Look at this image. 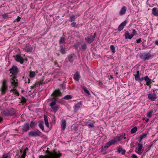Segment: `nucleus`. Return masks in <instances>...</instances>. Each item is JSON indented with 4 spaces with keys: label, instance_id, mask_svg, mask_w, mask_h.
<instances>
[{
    "label": "nucleus",
    "instance_id": "16",
    "mask_svg": "<svg viewBox=\"0 0 158 158\" xmlns=\"http://www.w3.org/2000/svg\"><path fill=\"white\" fill-rule=\"evenodd\" d=\"M143 80H145L146 82V85H149L152 83V80L150 79L148 76H146L145 77H143Z\"/></svg>",
    "mask_w": 158,
    "mask_h": 158
},
{
    "label": "nucleus",
    "instance_id": "24",
    "mask_svg": "<svg viewBox=\"0 0 158 158\" xmlns=\"http://www.w3.org/2000/svg\"><path fill=\"white\" fill-rule=\"evenodd\" d=\"M44 118L45 122V125L47 127H48L49 123L48 121V119L46 115H44Z\"/></svg>",
    "mask_w": 158,
    "mask_h": 158
},
{
    "label": "nucleus",
    "instance_id": "37",
    "mask_svg": "<svg viewBox=\"0 0 158 158\" xmlns=\"http://www.w3.org/2000/svg\"><path fill=\"white\" fill-rule=\"evenodd\" d=\"M83 89L84 90V91L87 93L88 95H89L90 94L89 91L87 90V88L85 87H83Z\"/></svg>",
    "mask_w": 158,
    "mask_h": 158
},
{
    "label": "nucleus",
    "instance_id": "29",
    "mask_svg": "<svg viewBox=\"0 0 158 158\" xmlns=\"http://www.w3.org/2000/svg\"><path fill=\"white\" fill-rule=\"evenodd\" d=\"M74 54H72L68 56V58L69 61L71 62L73 61V56H74Z\"/></svg>",
    "mask_w": 158,
    "mask_h": 158
},
{
    "label": "nucleus",
    "instance_id": "5",
    "mask_svg": "<svg viewBox=\"0 0 158 158\" xmlns=\"http://www.w3.org/2000/svg\"><path fill=\"white\" fill-rule=\"evenodd\" d=\"M139 56L140 58L144 60H149L152 56V55L150 53L145 52L140 53Z\"/></svg>",
    "mask_w": 158,
    "mask_h": 158
},
{
    "label": "nucleus",
    "instance_id": "28",
    "mask_svg": "<svg viewBox=\"0 0 158 158\" xmlns=\"http://www.w3.org/2000/svg\"><path fill=\"white\" fill-rule=\"evenodd\" d=\"M82 102H80L77 104H76L75 106V109H78L81 107V106L82 105Z\"/></svg>",
    "mask_w": 158,
    "mask_h": 158
},
{
    "label": "nucleus",
    "instance_id": "32",
    "mask_svg": "<svg viewBox=\"0 0 158 158\" xmlns=\"http://www.w3.org/2000/svg\"><path fill=\"white\" fill-rule=\"evenodd\" d=\"M32 48L30 46H27L25 48V50L27 52H31L32 51Z\"/></svg>",
    "mask_w": 158,
    "mask_h": 158
},
{
    "label": "nucleus",
    "instance_id": "7",
    "mask_svg": "<svg viewBox=\"0 0 158 158\" xmlns=\"http://www.w3.org/2000/svg\"><path fill=\"white\" fill-rule=\"evenodd\" d=\"M1 113L2 115H4L7 116L9 115H12L15 114L14 112L12 110V109H6L4 110L3 111H2Z\"/></svg>",
    "mask_w": 158,
    "mask_h": 158
},
{
    "label": "nucleus",
    "instance_id": "22",
    "mask_svg": "<svg viewBox=\"0 0 158 158\" xmlns=\"http://www.w3.org/2000/svg\"><path fill=\"white\" fill-rule=\"evenodd\" d=\"M43 84L42 81L38 82L35 83V84L34 85L32 86H31V88L32 89H33L37 86L38 85L39 86L40 85Z\"/></svg>",
    "mask_w": 158,
    "mask_h": 158
},
{
    "label": "nucleus",
    "instance_id": "23",
    "mask_svg": "<svg viewBox=\"0 0 158 158\" xmlns=\"http://www.w3.org/2000/svg\"><path fill=\"white\" fill-rule=\"evenodd\" d=\"M153 112L152 110H149L147 113V116L149 118H151Z\"/></svg>",
    "mask_w": 158,
    "mask_h": 158
},
{
    "label": "nucleus",
    "instance_id": "56",
    "mask_svg": "<svg viewBox=\"0 0 158 158\" xmlns=\"http://www.w3.org/2000/svg\"><path fill=\"white\" fill-rule=\"evenodd\" d=\"M3 119L0 117V123L2 120Z\"/></svg>",
    "mask_w": 158,
    "mask_h": 158
},
{
    "label": "nucleus",
    "instance_id": "15",
    "mask_svg": "<svg viewBox=\"0 0 158 158\" xmlns=\"http://www.w3.org/2000/svg\"><path fill=\"white\" fill-rule=\"evenodd\" d=\"M127 23V22L125 21L121 23L120 25L119 26L118 28V30L120 31H122L124 27L125 26Z\"/></svg>",
    "mask_w": 158,
    "mask_h": 158
},
{
    "label": "nucleus",
    "instance_id": "50",
    "mask_svg": "<svg viewBox=\"0 0 158 158\" xmlns=\"http://www.w3.org/2000/svg\"><path fill=\"white\" fill-rule=\"evenodd\" d=\"M98 84L100 86H102V83L101 81H98Z\"/></svg>",
    "mask_w": 158,
    "mask_h": 158
},
{
    "label": "nucleus",
    "instance_id": "61",
    "mask_svg": "<svg viewBox=\"0 0 158 158\" xmlns=\"http://www.w3.org/2000/svg\"><path fill=\"white\" fill-rule=\"evenodd\" d=\"M142 119H143V120H144L145 119V118H143Z\"/></svg>",
    "mask_w": 158,
    "mask_h": 158
},
{
    "label": "nucleus",
    "instance_id": "34",
    "mask_svg": "<svg viewBox=\"0 0 158 158\" xmlns=\"http://www.w3.org/2000/svg\"><path fill=\"white\" fill-rule=\"evenodd\" d=\"M72 98V97L70 95H68L65 96L63 98L66 100H69Z\"/></svg>",
    "mask_w": 158,
    "mask_h": 158
},
{
    "label": "nucleus",
    "instance_id": "26",
    "mask_svg": "<svg viewBox=\"0 0 158 158\" xmlns=\"http://www.w3.org/2000/svg\"><path fill=\"white\" fill-rule=\"evenodd\" d=\"M148 133H143L139 136L140 140H139L140 142L142 140L145 138L147 135Z\"/></svg>",
    "mask_w": 158,
    "mask_h": 158
},
{
    "label": "nucleus",
    "instance_id": "55",
    "mask_svg": "<svg viewBox=\"0 0 158 158\" xmlns=\"http://www.w3.org/2000/svg\"><path fill=\"white\" fill-rule=\"evenodd\" d=\"M28 148H25L24 149V151L27 152L28 151Z\"/></svg>",
    "mask_w": 158,
    "mask_h": 158
},
{
    "label": "nucleus",
    "instance_id": "59",
    "mask_svg": "<svg viewBox=\"0 0 158 158\" xmlns=\"http://www.w3.org/2000/svg\"><path fill=\"white\" fill-rule=\"evenodd\" d=\"M28 83H29L30 82V81L29 79H28Z\"/></svg>",
    "mask_w": 158,
    "mask_h": 158
},
{
    "label": "nucleus",
    "instance_id": "58",
    "mask_svg": "<svg viewBox=\"0 0 158 158\" xmlns=\"http://www.w3.org/2000/svg\"><path fill=\"white\" fill-rule=\"evenodd\" d=\"M20 152L21 153H23V151L22 150H20Z\"/></svg>",
    "mask_w": 158,
    "mask_h": 158
},
{
    "label": "nucleus",
    "instance_id": "21",
    "mask_svg": "<svg viewBox=\"0 0 158 158\" xmlns=\"http://www.w3.org/2000/svg\"><path fill=\"white\" fill-rule=\"evenodd\" d=\"M80 78V75L79 73L77 72H76L74 75V79L76 81H78Z\"/></svg>",
    "mask_w": 158,
    "mask_h": 158
},
{
    "label": "nucleus",
    "instance_id": "6",
    "mask_svg": "<svg viewBox=\"0 0 158 158\" xmlns=\"http://www.w3.org/2000/svg\"><path fill=\"white\" fill-rule=\"evenodd\" d=\"M6 81L5 79L3 81L2 84L0 89L2 94H5L7 89V86L6 85Z\"/></svg>",
    "mask_w": 158,
    "mask_h": 158
},
{
    "label": "nucleus",
    "instance_id": "33",
    "mask_svg": "<svg viewBox=\"0 0 158 158\" xmlns=\"http://www.w3.org/2000/svg\"><path fill=\"white\" fill-rule=\"evenodd\" d=\"M60 52L62 54H65L66 53L65 48H64L63 46L61 45L60 46Z\"/></svg>",
    "mask_w": 158,
    "mask_h": 158
},
{
    "label": "nucleus",
    "instance_id": "20",
    "mask_svg": "<svg viewBox=\"0 0 158 158\" xmlns=\"http://www.w3.org/2000/svg\"><path fill=\"white\" fill-rule=\"evenodd\" d=\"M124 36L125 38L126 39H131L133 37V35H132L131 34L130 35V33L128 31H127L125 33Z\"/></svg>",
    "mask_w": 158,
    "mask_h": 158
},
{
    "label": "nucleus",
    "instance_id": "9",
    "mask_svg": "<svg viewBox=\"0 0 158 158\" xmlns=\"http://www.w3.org/2000/svg\"><path fill=\"white\" fill-rule=\"evenodd\" d=\"M29 128L30 127L29 123H26L22 126V130L23 132H26L29 129Z\"/></svg>",
    "mask_w": 158,
    "mask_h": 158
},
{
    "label": "nucleus",
    "instance_id": "12",
    "mask_svg": "<svg viewBox=\"0 0 158 158\" xmlns=\"http://www.w3.org/2000/svg\"><path fill=\"white\" fill-rule=\"evenodd\" d=\"M15 60L17 62H19L21 64L23 63L24 60L19 55H17L15 57Z\"/></svg>",
    "mask_w": 158,
    "mask_h": 158
},
{
    "label": "nucleus",
    "instance_id": "38",
    "mask_svg": "<svg viewBox=\"0 0 158 158\" xmlns=\"http://www.w3.org/2000/svg\"><path fill=\"white\" fill-rule=\"evenodd\" d=\"M110 49L112 51V52L113 53H114L115 52V48L114 46L113 45H111L110 46Z\"/></svg>",
    "mask_w": 158,
    "mask_h": 158
},
{
    "label": "nucleus",
    "instance_id": "42",
    "mask_svg": "<svg viewBox=\"0 0 158 158\" xmlns=\"http://www.w3.org/2000/svg\"><path fill=\"white\" fill-rule=\"evenodd\" d=\"M30 126L31 128H33L35 126V122L33 121H31V122Z\"/></svg>",
    "mask_w": 158,
    "mask_h": 158
},
{
    "label": "nucleus",
    "instance_id": "19",
    "mask_svg": "<svg viewBox=\"0 0 158 158\" xmlns=\"http://www.w3.org/2000/svg\"><path fill=\"white\" fill-rule=\"evenodd\" d=\"M152 13L154 15L156 16H158V9L156 7L153 8L152 10Z\"/></svg>",
    "mask_w": 158,
    "mask_h": 158
},
{
    "label": "nucleus",
    "instance_id": "40",
    "mask_svg": "<svg viewBox=\"0 0 158 158\" xmlns=\"http://www.w3.org/2000/svg\"><path fill=\"white\" fill-rule=\"evenodd\" d=\"M75 16L74 15H72L70 16V19L71 22L74 21Z\"/></svg>",
    "mask_w": 158,
    "mask_h": 158
},
{
    "label": "nucleus",
    "instance_id": "25",
    "mask_svg": "<svg viewBox=\"0 0 158 158\" xmlns=\"http://www.w3.org/2000/svg\"><path fill=\"white\" fill-rule=\"evenodd\" d=\"M118 151L119 153L121 152L122 155H124L126 152V150L123 149L122 148H119L118 149Z\"/></svg>",
    "mask_w": 158,
    "mask_h": 158
},
{
    "label": "nucleus",
    "instance_id": "60",
    "mask_svg": "<svg viewBox=\"0 0 158 158\" xmlns=\"http://www.w3.org/2000/svg\"><path fill=\"white\" fill-rule=\"evenodd\" d=\"M54 110H55V112H56L57 111V109H54Z\"/></svg>",
    "mask_w": 158,
    "mask_h": 158
},
{
    "label": "nucleus",
    "instance_id": "31",
    "mask_svg": "<svg viewBox=\"0 0 158 158\" xmlns=\"http://www.w3.org/2000/svg\"><path fill=\"white\" fill-rule=\"evenodd\" d=\"M65 42V39L64 37H61L59 40V44H61Z\"/></svg>",
    "mask_w": 158,
    "mask_h": 158
},
{
    "label": "nucleus",
    "instance_id": "3",
    "mask_svg": "<svg viewBox=\"0 0 158 158\" xmlns=\"http://www.w3.org/2000/svg\"><path fill=\"white\" fill-rule=\"evenodd\" d=\"M61 156V153L58 154L56 152H49L45 156L41 155L40 158H60Z\"/></svg>",
    "mask_w": 158,
    "mask_h": 158
},
{
    "label": "nucleus",
    "instance_id": "18",
    "mask_svg": "<svg viewBox=\"0 0 158 158\" xmlns=\"http://www.w3.org/2000/svg\"><path fill=\"white\" fill-rule=\"evenodd\" d=\"M127 10V8L126 6H123L122 8L119 12L120 15H122L125 14Z\"/></svg>",
    "mask_w": 158,
    "mask_h": 158
},
{
    "label": "nucleus",
    "instance_id": "49",
    "mask_svg": "<svg viewBox=\"0 0 158 158\" xmlns=\"http://www.w3.org/2000/svg\"><path fill=\"white\" fill-rule=\"evenodd\" d=\"M26 153H27V152L24 150L23 151V154L22 155L23 156H24L25 157V156L26 154Z\"/></svg>",
    "mask_w": 158,
    "mask_h": 158
},
{
    "label": "nucleus",
    "instance_id": "47",
    "mask_svg": "<svg viewBox=\"0 0 158 158\" xmlns=\"http://www.w3.org/2000/svg\"><path fill=\"white\" fill-rule=\"evenodd\" d=\"M141 39H139L138 40H137L136 41V43H139L141 42Z\"/></svg>",
    "mask_w": 158,
    "mask_h": 158
},
{
    "label": "nucleus",
    "instance_id": "57",
    "mask_svg": "<svg viewBox=\"0 0 158 158\" xmlns=\"http://www.w3.org/2000/svg\"><path fill=\"white\" fill-rule=\"evenodd\" d=\"M148 121H149V119L148 118H147L146 119V120H145V121H146V122H148Z\"/></svg>",
    "mask_w": 158,
    "mask_h": 158
},
{
    "label": "nucleus",
    "instance_id": "48",
    "mask_svg": "<svg viewBox=\"0 0 158 158\" xmlns=\"http://www.w3.org/2000/svg\"><path fill=\"white\" fill-rule=\"evenodd\" d=\"M132 158H138L137 156L135 154L132 155Z\"/></svg>",
    "mask_w": 158,
    "mask_h": 158
},
{
    "label": "nucleus",
    "instance_id": "54",
    "mask_svg": "<svg viewBox=\"0 0 158 158\" xmlns=\"http://www.w3.org/2000/svg\"><path fill=\"white\" fill-rule=\"evenodd\" d=\"M155 44L156 45H158V41L156 40L155 41Z\"/></svg>",
    "mask_w": 158,
    "mask_h": 158
},
{
    "label": "nucleus",
    "instance_id": "14",
    "mask_svg": "<svg viewBox=\"0 0 158 158\" xmlns=\"http://www.w3.org/2000/svg\"><path fill=\"white\" fill-rule=\"evenodd\" d=\"M66 122L65 119H62L61 122V128L63 131H64L66 127Z\"/></svg>",
    "mask_w": 158,
    "mask_h": 158
},
{
    "label": "nucleus",
    "instance_id": "45",
    "mask_svg": "<svg viewBox=\"0 0 158 158\" xmlns=\"http://www.w3.org/2000/svg\"><path fill=\"white\" fill-rule=\"evenodd\" d=\"M8 16V15L7 14H5L3 15H2V18L4 19L6 18V17H7Z\"/></svg>",
    "mask_w": 158,
    "mask_h": 158
},
{
    "label": "nucleus",
    "instance_id": "17",
    "mask_svg": "<svg viewBox=\"0 0 158 158\" xmlns=\"http://www.w3.org/2000/svg\"><path fill=\"white\" fill-rule=\"evenodd\" d=\"M137 74H135V75H134V76H135V79L137 81H142L143 80V77L141 78H140L139 77V71H137Z\"/></svg>",
    "mask_w": 158,
    "mask_h": 158
},
{
    "label": "nucleus",
    "instance_id": "36",
    "mask_svg": "<svg viewBox=\"0 0 158 158\" xmlns=\"http://www.w3.org/2000/svg\"><path fill=\"white\" fill-rule=\"evenodd\" d=\"M137 130V128L136 127H135L133 128L131 131V132L132 134L135 133Z\"/></svg>",
    "mask_w": 158,
    "mask_h": 158
},
{
    "label": "nucleus",
    "instance_id": "27",
    "mask_svg": "<svg viewBox=\"0 0 158 158\" xmlns=\"http://www.w3.org/2000/svg\"><path fill=\"white\" fill-rule=\"evenodd\" d=\"M143 145L141 143H138L137 146V149L139 152L142 151Z\"/></svg>",
    "mask_w": 158,
    "mask_h": 158
},
{
    "label": "nucleus",
    "instance_id": "2",
    "mask_svg": "<svg viewBox=\"0 0 158 158\" xmlns=\"http://www.w3.org/2000/svg\"><path fill=\"white\" fill-rule=\"evenodd\" d=\"M62 95L61 93L60 92L59 89H56L52 94V96L53 97L52 98V100L53 101L50 103V106L52 108H53V106L56 105L55 101L57 100V97Z\"/></svg>",
    "mask_w": 158,
    "mask_h": 158
},
{
    "label": "nucleus",
    "instance_id": "35",
    "mask_svg": "<svg viewBox=\"0 0 158 158\" xmlns=\"http://www.w3.org/2000/svg\"><path fill=\"white\" fill-rule=\"evenodd\" d=\"M86 44L85 43L82 44L81 45V49L83 51H84L86 48Z\"/></svg>",
    "mask_w": 158,
    "mask_h": 158
},
{
    "label": "nucleus",
    "instance_id": "51",
    "mask_svg": "<svg viewBox=\"0 0 158 158\" xmlns=\"http://www.w3.org/2000/svg\"><path fill=\"white\" fill-rule=\"evenodd\" d=\"M19 158H25V157L22 155H19Z\"/></svg>",
    "mask_w": 158,
    "mask_h": 158
},
{
    "label": "nucleus",
    "instance_id": "52",
    "mask_svg": "<svg viewBox=\"0 0 158 158\" xmlns=\"http://www.w3.org/2000/svg\"><path fill=\"white\" fill-rule=\"evenodd\" d=\"M96 33L95 32L94 34V36H93V37H94V39L95 37L96 36Z\"/></svg>",
    "mask_w": 158,
    "mask_h": 158
},
{
    "label": "nucleus",
    "instance_id": "30",
    "mask_svg": "<svg viewBox=\"0 0 158 158\" xmlns=\"http://www.w3.org/2000/svg\"><path fill=\"white\" fill-rule=\"evenodd\" d=\"M43 121H40L39 124V126L43 130H44V126Z\"/></svg>",
    "mask_w": 158,
    "mask_h": 158
},
{
    "label": "nucleus",
    "instance_id": "46",
    "mask_svg": "<svg viewBox=\"0 0 158 158\" xmlns=\"http://www.w3.org/2000/svg\"><path fill=\"white\" fill-rule=\"evenodd\" d=\"M71 25L72 27H76V23L75 22H73L71 23Z\"/></svg>",
    "mask_w": 158,
    "mask_h": 158
},
{
    "label": "nucleus",
    "instance_id": "44",
    "mask_svg": "<svg viewBox=\"0 0 158 158\" xmlns=\"http://www.w3.org/2000/svg\"><path fill=\"white\" fill-rule=\"evenodd\" d=\"M136 33V31L134 29H133L132 30V34H131V35H133V36L135 35Z\"/></svg>",
    "mask_w": 158,
    "mask_h": 158
},
{
    "label": "nucleus",
    "instance_id": "8",
    "mask_svg": "<svg viewBox=\"0 0 158 158\" xmlns=\"http://www.w3.org/2000/svg\"><path fill=\"white\" fill-rule=\"evenodd\" d=\"M41 132L38 130L36 131H31L29 132L28 135L29 136L36 137L40 136Z\"/></svg>",
    "mask_w": 158,
    "mask_h": 158
},
{
    "label": "nucleus",
    "instance_id": "1",
    "mask_svg": "<svg viewBox=\"0 0 158 158\" xmlns=\"http://www.w3.org/2000/svg\"><path fill=\"white\" fill-rule=\"evenodd\" d=\"M10 73L11 74L10 75L11 78L10 80L11 84L16 85L17 81H18L16 79L17 74L19 72L18 69L17 67L13 66L12 68L10 69Z\"/></svg>",
    "mask_w": 158,
    "mask_h": 158
},
{
    "label": "nucleus",
    "instance_id": "41",
    "mask_svg": "<svg viewBox=\"0 0 158 158\" xmlns=\"http://www.w3.org/2000/svg\"><path fill=\"white\" fill-rule=\"evenodd\" d=\"M87 125L90 128L93 127H94V123H91L89 124H87Z\"/></svg>",
    "mask_w": 158,
    "mask_h": 158
},
{
    "label": "nucleus",
    "instance_id": "11",
    "mask_svg": "<svg viewBox=\"0 0 158 158\" xmlns=\"http://www.w3.org/2000/svg\"><path fill=\"white\" fill-rule=\"evenodd\" d=\"M17 84L16 85H14V84H11L12 85L14 86L13 88V89H11L10 90V92L12 91L13 93H14L15 94L19 96V94L18 92L16 89L17 86H18V82L17 81Z\"/></svg>",
    "mask_w": 158,
    "mask_h": 158
},
{
    "label": "nucleus",
    "instance_id": "39",
    "mask_svg": "<svg viewBox=\"0 0 158 158\" xmlns=\"http://www.w3.org/2000/svg\"><path fill=\"white\" fill-rule=\"evenodd\" d=\"M30 77L31 78L34 77L35 76V73L34 72H31L30 73Z\"/></svg>",
    "mask_w": 158,
    "mask_h": 158
},
{
    "label": "nucleus",
    "instance_id": "43",
    "mask_svg": "<svg viewBox=\"0 0 158 158\" xmlns=\"http://www.w3.org/2000/svg\"><path fill=\"white\" fill-rule=\"evenodd\" d=\"M2 158H10L9 156H8V155L7 154H4L3 155Z\"/></svg>",
    "mask_w": 158,
    "mask_h": 158
},
{
    "label": "nucleus",
    "instance_id": "13",
    "mask_svg": "<svg viewBox=\"0 0 158 158\" xmlns=\"http://www.w3.org/2000/svg\"><path fill=\"white\" fill-rule=\"evenodd\" d=\"M148 98L152 101H155L157 98L155 93L148 94Z\"/></svg>",
    "mask_w": 158,
    "mask_h": 158
},
{
    "label": "nucleus",
    "instance_id": "53",
    "mask_svg": "<svg viewBox=\"0 0 158 158\" xmlns=\"http://www.w3.org/2000/svg\"><path fill=\"white\" fill-rule=\"evenodd\" d=\"M20 18L19 17H18V18H17V22H19V21L20 20Z\"/></svg>",
    "mask_w": 158,
    "mask_h": 158
},
{
    "label": "nucleus",
    "instance_id": "4",
    "mask_svg": "<svg viewBox=\"0 0 158 158\" xmlns=\"http://www.w3.org/2000/svg\"><path fill=\"white\" fill-rule=\"evenodd\" d=\"M117 138H114L112 139L110 141H109L107 143L104 147H102V150H104V149H106L109 148V147L113 144L117 142Z\"/></svg>",
    "mask_w": 158,
    "mask_h": 158
},
{
    "label": "nucleus",
    "instance_id": "10",
    "mask_svg": "<svg viewBox=\"0 0 158 158\" xmlns=\"http://www.w3.org/2000/svg\"><path fill=\"white\" fill-rule=\"evenodd\" d=\"M94 40V37H93V36L90 35H89L85 38V40L87 43L89 44H90L93 42Z\"/></svg>",
    "mask_w": 158,
    "mask_h": 158
}]
</instances>
